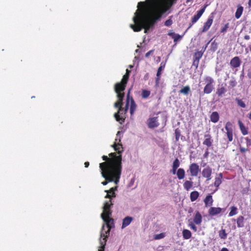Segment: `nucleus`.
I'll return each instance as SVG.
<instances>
[{
  "mask_svg": "<svg viewBox=\"0 0 251 251\" xmlns=\"http://www.w3.org/2000/svg\"><path fill=\"white\" fill-rule=\"evenodd\" d=\"M121 132L119 131L116 134V138L115 139L116 142H121Z\"/></svg>",
  "mask_w": 251,
  "mask_h": 251,
  "instance_id": "de8ad7c7",
  "label": "nucleus"
},
{
  "mask_svg": "<svg viewBox=\"0 0 251 251\" xmlns=\"http://www.w3.org/2000/svg\"><path fill=\"white\" fill-rule=\"evenodd\" d=\"M206 85L203 88V94H210L214 89V79L209 76H206L204 79Z\"/></svg>",
  "mask_w": 251,
  "mask_h": 251,
  "instance_id": "39448f33",
  "label": "nucleus"
},
{
  "mask_svg": "<svg viewBox=\"0 0 251 251\" xmlns=\"http://www.w3.org/2000/svg\"><path fill=\"white\" fill-rule=\"evenodd\" d=\"M225 129L226 131V134L228 141V142H231L233 140V129L232 128V124L230 122H228L226 123Z\"/></svg>",
  "mask_w": 251,
  "mask_h": 251,
  "instance_id": "1a4fd4ad",
  "label": "nucleus"
},
{
  "mask_svg": "<svg viewBox=\"0 0 251 251\" xmlns=\"http://www.w3.org/2000/svg\"><path fill=\"white\" fill-rule=\"evenodd\" d=\"M237 84V82L235 80L232 79L229 81V85L231 87H235Z\"/></svg>",
  "mask_w": 251,
  "mask_h": 251,
  "instance_id": "8fccbe9b",
  "label": "nucleus"
},
{
  "mask_svg": "<svg viewBox=\"0 0 251 251\" xmlns=\"http://www.w3.org/2000/svg\"><path fill=\"white\" fill-rule=\"evenodd\" d=\"M208 154V152L207 151H206V152H205V153L204 154V156L205 157H206L207 156Z\"/></svg>",
  "mask_w": 251,
  "mask_h": 251,
  "instance_id": "0e129e2a",
  "label": "nucleus"
},
{
  "mask_svg": "<svg viewBox=\"0 0 251 251\" xmlns=\"http://www.w3.org/2000/svg\"><path fill=\"white\" fill-rule=\"evenodd\" d=\"M230 211L228 214L229 217H232L238 213V209L236 206H232L230 207Z\"/></svg>",
  "mask_w": 251,
  "mask_h": 251,
  "instance_id": "e433bc0d",
  "label": "nucleus"
},
{
  "mask_svg": "<svg viewBox=\"0 0 251 251\" xmlns=\"http://www.w3.org/2000/svg\"><path fill=\"white\" fill-rule=\"evenodd\" d=\"M151 95V92L149 90L143 89L142 91L141 96L143 99L148 98Z\"/></svg>",
  "mask_w": 251,
  "mask_h": 251,
  "instance_id": "4c0bfd02",
  "label": "nucleus"
},
{
  "mask_svg": "<svg viewBox=\"0 0 251 251\" xmlns=\"http://www.w3.org/2000/svg\"><path fill=\"white\" fill-rule=\"evenodd\" d=\"M133 220V218L131 217L127 216L123 220L122 226L123 228L128 226Z\"/></svg>",
  "mask_w": 251,
  "mask_h": 251,
  "instance_id": "bb28decb",
  "label": "nucleus"
},
{
  "mask_svg": "<svg viewBox=\"0 0 251 251\" xmlns=\"http://www.w3.org/2000/svg\"><path fill=\"white\" fill-rule=\"evenodd\" d=\"M243 12V7L242 6H238L235 12V17L236 19H239Z\"/></svg>",
  "mask_w": 251,
  "mask_h": 251,
  "instance_id": "f704fd0d",
  "label": "nucleus"
},
{
  "mask_svg": "<svg viewBox=\"0 0 251 251\" xmlns=\"http://www.w3.org/2000/svg\"><path fill=\"white\" fill-rule=\"evenodd\" d=\"M238 125L242 134L244 135L248 134V131L247 128L245 127L243 123L240 120L238 121Z\"/></svg>",
  "mask_w": 251,
  "mask_h": 251,
  "instance_id": "c756f323",
  "label": "nucleus"
},
{
  "mask_svg": "<svg viewBox=\"0 0 251 251\" xmlns=\"http://www.w3.org/2000/svg\"><path fill=\"white\" fill-rule=\"evenodd\" d=\"M199 197V193L197 191H192L190 193V200L192 202L195 201Z\"/></svg>",
  "mask_w": 251,
  "mask_h": 251,
  "instance_id": "473e14b6",
  "label": "nucleus"
},
{
  "mask_svg": "<svg viewBox=\"0 0 251 251\" xmlns=\"http://www.w3.org/2000/svg\"><path fill=\"white\" fill-rule=\"evenodd\" d=\"M168 35L174 39V42L175 43L180 40L183 37V35H180L178 34L175 33L172 30L168 32Z\"/></svg>",
  "mask_w": 251,
  "mask_h": 251,
  "instance_id": "412c9836",
  "label": "nucleus"
},
{
  "mask_svg": "<svg viewBox=\"0 0 251 251\" xmlns=\"http://www.w3.org/2000/svg\"><path fill=\"white\" fill-rule=\"evenodd\" d=\"M159 125L157 117L150 118L148 120V126L149 128L152 129L157 127Z\"/></svg>",
  "mask_w": 251,
  "mask_h": 251,
  "instance_id": "ddd939ff",
  "label": "nucleus"
},
{
  "mask_svg": "<svg viewBox=\"0 0 251 251\" xmlns=\"http://www.w3.org/2000/svg\"><path fill=\"white\" fill-rule=\"evenodd\" d=\"M241 63V61L238 56H235L230 61V65L232 68L239 67Z\"/></svg>",
  "mask_w": 251,
  "mask_h": 251,
  "instance_id": "dca6fc26",
  "label": "nucleus"
},
{
  "mask_svg": "<svg viewBox=\"0 0 251 251\" xmlns=\"http://www.w3.org/2000/svg\"><path fill=\"white\" fill-rule=\"evenodd\" d=\"M226 86L227 85L226 83H223L219 85L216 92V95L219 97H223V95L227 92Z\"/></svg>",
  "mask_w": 251,
  "mask_h": 251,
  "instance_id": "f8f14e48",
  "label": "nucleus"
},
{
  "mask_svg": "<svg viewBox=\"0 0 251 251\" xmlns=\"http://www.w3.org/2000/svg\"><path fill=\"white\" fill-rule=\"evenodd\" d=\"M84 165L85 168H88L89 166V162H85L84 163Z\"/></svg>",
  "mask_w": 251,
  "mask_h": 251,
  "instance_id": "052dcab7",
  "label": "nucleus"
},
{
  "mask_svg": "<svg viewBox=\"0 0 251 251\" xmlns=\"http://www.w3.org/2000/svg\"><path fill=\"white\" fill-rule=\"evenodd\" d=\"M190 228L193 229L194 231H197V227H196V226L194 224H190L189 225Z\"/></svg>",
  "mask_w": 251,
  "mask_h": 251,
  "instance_id": "3c124183",
  "label": "nucleus"
},
{
  "mask_svg": "<svg viewBox=\"0 0 251 251\" xmlns=\"http://www.w3.org/2000/svg\"><path fill=\"white\" fill-rule=\"evenodd\" d=\"M235 101H236L238 105L240 107L242 108L246 107V104L242 100L239 98H236Z\"/></svg>",
  "mask_w": 251,
  "mask_h": 251,
  "instance_id": "79ce46f5",
  "label": "nucleus"
},
{
  "mask_svg": "<svg viewBox=\"0 0 251 251\" xmlns=\"http://www.w3.org/2000/svg\"><path fill=\"white\" fill-rule=\"evenodd\" d=\"M229 28V23H226L221 29V33H225L226 32L227 29Z\"/></svg>",
  "mask_w": 251,
  "mask_h": 251,
  "instance_id": "49530a36",
  "label": "nucleus"
},
{
  "mask_svg": "<svg viewBox=\"0 0 251 251\" xmlns=\"http://www.w3.org/2000/svg\"><path fill=\"white\" fill-rule=\"evenodd\" d=\"M104 248L105 246H103V245L102 246H100L99 251H104Z\"/></svg>",
  "mask_w": 251,
  "mask_h": 251,
  "instance_id": "bf43d9fd",
  "label": "nucleus"
},
{
  "mask_svg": "<svg viewBox=\"0 0 251 251\" xmlns=\"http://www.w3.org/2000/svg\"><path fill=\"white\" fill-rule=\"evenodd\" d=\"M177 168H175V167H172V173L174 175H175L176 174V170H177Z\"/></svg>",
  "mask_w": 251,
  "mask_h": 251,
  "instance_id": "5fc2aeb1",
  "label": "nucleus"
},
{
  "mask_svg": "<svg viewBox=\"0 0 251 251\" xmlns=\"http://www.w3.org/2000/svg\"><path fill=\"white\" fill-rule=\"evenodd\" d=\"M222 178H223V175L222 173H220L218 175V176L215 177L214 185L216 187V189L215 191H216L218 190L219 186L222 183Z\"/></svg>",
  "mask_w": 251,
  "mask_h": 251,
  "instance_id": "393cba45",
  "label": "nucleus"
},
{
  "mask_svg": "<svg viewBox=\"0 0 251 251\" xmlns=\"http://www.w3.org/2000/svg\"><path fill=\"white\" fill-rule=\"evenodd\" d=\"M192 179V178L190 177L189 180H185L183 183V187L187 191L189 190L193 186V182Z\"/></svg>",
  "mask_w": 251,
  "mask_h": 251,
  "instance_id": "b1692460",
  "label": "nucleus"
},
{
  "mask_svg": "<svg viewBox=\"0 0 251 251\" xmlns=\"http://www.w3.org/2000/svg\"><path fill=\"white\" fill-rule=\"evenodd\" d=\"M219 120V115L217 112L215 111L212 113L210 115V120L212 122L216 123Z\"/></svg>",
  "mask_w": 251,
  "mask_h": 251,
  "instance_id": "c85d7f7f",
  "label": "nucleus"
},
{
  "mask_svg": "<svg viewBox=\"0 0 251 251\" xmlns=\"http://www.w3.org/2000/svg\"><path fill=\"white\" fill-rule=\"evenodd\" d=\"M113 205L111 200L106 201L103 207V212L101 214V217L103 220L106 223V226L107 228V232H110L111 227L110 226L109 223L110 221L112 219H110V216L111 215V211L110 209L111 206Z\"/></svg>",
  "mask_w": 251,
  "mask_h": 251,
  "instance_id": "20e7f679",
  "label": "nucleus"
},
{
  "mask_svg": "<svg viewBox=\"0 0 251 251\" xmlns=\"http://www.w3.org/2000/svg\"><path fill=\"white\" fill-rule=\"evenodd\" d=\"M130 113L132 115L134 114L136 109V104L132 97L130 96Z\"/></svg>",
  "mask_w": 251,
  "mask_h": 251,
  "instance_id": "a878e982",
  "label": "nucleus"
},
{
  "mask_svg": "<svg viewBox=\"0 0 251 251\" xmlns=\"http://www.w3.org/2000/svg\"><path fill=\"white\" fill-rule=\"evenodd\" d=\"M245 140L246 141V146L247 148H244L242 147L241 145H239V150L240 152L244 155V156H245V153L249 151V149H248L249 147H251V139H250L249 137H246L245 138Z\"/></svg>",
  "mask_w": 251,
  "mask_h": 251,
  "instance_id": "9d476101",
  "label": "nucleus"
},
{
  "mask_svg": "<svg viewBox=\"0 0 251 251\" xmlns=\"http://www.w3.org/2000/svg\"><path fill=\"white\" fill-rule=\"evenodd\" d=\"M165 66V64L163 62H161L159 67L158 68L157 72L156 73V77L155 78V83L156 85H158L159 82V80L160 79L161 72L164 69Z\"/></svg>",
  "mask_w": 251,
  "mask_h": 251,
  "instance_id": "f3484780",
  "label": "nucleus"
},
{
  "mask_svg": "<svg viewBox=\"0 0 251 251\" xmlns=\"http://www.w3.org/2000/svg\"><path fill=\"white\" fill-rule=\"evenodd\" d=\"M215 14V13L214 12H212L210 14L207 21L204 23L202 29V32H205L209 29L213 23Z\"/></svg>",
  "mask_w": 251,
  "mask_h": 251,
  "instance_id": "0eeeda50",
  "label": "nucleus"
},
{
  "mask_svg": "<svg viewBox=\"0 0 251 251\" xmlns=\"http://www.w3.org/2000/svg\"><path fill=\"white\" fill-rule=\"evenodd\" d=\"M203 52V51L202 52L201 51L195 52L194 55V59H195L196 61H199L202 56Z\"/></svg>",
  "mask_w": 251,
  "mask_h": 251,
  "instance_id": "58836bf2",
  "label": "nucleus"
},
{
  "mask_svg": "<svg viewBox=\"0 0 251 251\" xmlns=\"http://www.w3.org/2000/svg\"><path fill=\"white\" fill-rule=\"evenodd\" d=\"M194 222L197 225H200L202 222V216L199 211H197L194 217Z\"/></svg>",
  "mask_w": 251,
  "mask_h": 251,
  "instance_id": "4be33fe9",
  "label": "nucleus"
},
{
  "mask_svg": "<svg viewBox=\"0 0 251 251\" xmlns=\"http://www.w3.org/2000/svg\"><path fill=\"white\" fill-rule=\"evenodd\" d=\"M102 158L105 161L100 164L101 171H122V155H118L117 157L114 158L103 155Z\"/></svg>",
  "mask_w": 251,
  "mask_h": 251,
  "instance_id": "f03ea898",
  "label": "nucleus"
},
{
  "mask_svg": "<svg viewBox=\"0 0 251 251\" xmlns=\"http://www.w3.org/2000/svg\"><path fill=\"white\" fill-rule=\"evenodd\" d=\"M199 61H196L195 59H194L193 65L196 67V68H198L199 65Z\"/></svg>",
  "mask_w": 251,
  "mask_h": 251,
  "instance_id": "864d4df0",
  "label": "nucleus"
},
{
  "mask_svg": "<svg viewBox=\"0 0 251 251\" xmlns=\"http://www.w3.org/2000/svg\"><path fill=\"white\" fill-rule=\"evenodd\" d=\"M130 72L131 71L128 69L126 70V74L123 75L122 78V79H123V81H128Z\"/></svg>",
  "mask_w": 251,
  "mask_h": 251,
  "instance_id": "ea45409f",
  "label": "nucleus"
},
{
  "mask_svg": "<svg viewBox=\"0 0 251 251\" xmlns=\"http://www.w3.org/2000/svg\"><path fill=\"white\" fill-rule=\"evenodd\" d=\"M219 236L221 239L225 240L226 239L227 236V234L226 233V230L225 229L222 228L218 232Z\"/></svg>",
  "mask_w": 251,
  "mask_h": 251,
  "instance_id": "c9c22d12",
  "label": "nucleus"
},
{
  "mask_svg": "<svg viewBox=\"0 0 251 251\" xmlns=\"http://www.w3.org/2000/svg\"><path fill=\"white\" fill-rule=\"evenodd\" d=\"M190 91L191 90L190 86L189 85H186L183 87L181 90H180L179 93L187 96L190 92Z\"/></svg>",
  "mask_w": 251,
  "mask_h": 251,
  "instance_id": "2f4dec72",
  "label": "nucleus"
},
{
  "mask_svg": "<svg viewBox=\"0 0 251 251\" xmlns=\"http://www.w3.org/2000/svg\"><path fill=\"white\" fill-rule=\"evenodd\" d=\"M127 83V81L124 82L123 79H122L121 82L116 83L114 86V90L118 99V100L114 104V106L118 108V112L114 114V117L117 121H119L123 119L120 117L119 113L123 110V100L125 97V93L123 91L126 89Z\"/></svg>",
  "mask_w": 251,
  "mask_h": 251,
  "instance_id": "f257e3e1",
  "label": "nucleus"
},
{
  "mask_svg": "<svg viewBox=\"0 0 251 251\" xmlns=\"http://www.w3.org/2000/svg\"><path fill=\"white\" fill-rule=\"evenodd\" d=\"M153 51V50H150L149 51H148V52H147V53H146V54H145V56H146V57H149V56L150 55V54H151Z\"/></svg>",
  "mask_w": 251,
  "mask_h": 251,
  "instance_id": "6e6d98bb",
  "label": "nucleus"
},
{
  "mask_svg": "<svg viewBox=\"0 0 251 251\" xmlns=\"http://www.w3.org/2000/svg\"><path fill=\"white\" fill-rule=\"evenodd\" d=\"M165 236V233H161L155 235L154 239L155 240H159L163 238Z\"/></svg>",
  "mask_w": 251,
  "mask_h": 251,
  "instance_id": "c03bdc74",
  "label": "nucleus"
},
{
  "mask_svg": "<svg viewBox=\"0 0 251 251\" xmlns=\"http://www.w3.org/2000/svg\"><path fill=\"white\" fill-rule=\"evenodd\" d=\"M180 165V162L177 158H176L173 163L172 167L178 168Z\"/></svg>",
  "mask_w": 251,
  "mask_h": 251,
  "instance_id": "37998d69",
  "label": "nucleus"
},
{
  "mask_svg": "<svg viewBox=\"0 0 251 251\" xmlns=\"http://www.w3.org/2000/svg\"><path fill=\"white\" fill-rule=\"evenodd\" d=\"M248 118H249L250 120H251V112H250V113L249 114V116H248Z\"/></svg>",
  "mask_w": 251,
  "mask_h": 251,
  "instance_id": "338daca9",
  "label": "nucleus"
},
{
  "mask_svg": "<svg viewBox=\"0 0 251 251\" xmlns=\"http://www.w3.org/2000/svg\"><path fill=\"white\" fill-rule=\"evenodd\" d=\"M223 209L220 207H210L208 209V213L209 216H214L222 212Z\"/></svg>",
  "mask_w": 251,
  "mask_h": 251,
  "instance_id": "2eb2a0df",
  "label": "nucleus"
},
{
  "mask_svg": "<svg viewBox=\"0 0 251 251\" xmlns=\"http://www.w3.org/2000/svg\"><path fill=\"white\" fill-rule=\"evenodd\" d=\"M207 5V4L204 5L200 10L197 11L196 14L194 15V16L191 19V23L190 24L187 29H189L193 24H194L198 21V20L201 18V17L205 11V8Z\"/></svg>",
  "mask_w": 251,
  "mask_h": 251,
  "instance_id": "423d86ee",
  "label": "nucleus"
},
{
  "mask_svg": "<svg viewBox=\"0 0 251 251\" xmlns=\"http://www.w3.org/2000/svg\"><path fill=\"white\" fill-rule=\"evenodd\" d=\"M122 171H101L102 176L105 180L101 182L103 185H106L108 182L114 181L118 184L121 177Z\"/></svg>",
  "mask_w": 251,
  "mask_h": 251,
  "instance_id": "7ed1b4c3",
  "label": "nucleus"
},
{
  "mask_svg": "<svg viewBox=\"0 0 251 251\" xmlns=\"http://www.w3.org/2000/svg\"><path fill=\"white\" fill-rule=\"evenodd\" d=\"M189 171L191 176H197L200 171L199 166L195 163L191 164L187 172Z\"/></svg>",
  "mask_w": 251,
  "mask_h": 251,
  "instance_id": "6e6552de",
  "label": "nucleus"
},
{
  "mask_svg": "<svg viewBox=\"0 0 251 251\" xmlns=\"http://www.w3.org/2000/svg\"><path fill=\"white\" fill-rule=\"evenodd\" d=\"M213 201H214L212 195L210 194H208L206 196V197L203 200L205 206L206 207L211 206L213 204Z\"/></svg>",
  "mask_w": 251,
  "mask_h": 251,
  "instance_id": "6ab92c4d",
  "label": "nucleus"
},
{
  "mask_svg": "<svg viewBox=\"0 0 251 251\" xmlns=\"http://www.w3.org/2000/svg\"><path fill=\"white\" fill-rule=\"evenodd\" d=\"M117 189V187H112L108 190H105V192H106L108 194H109L111 195H112L113 197H116V194L115 193V191Z\"/></svg>",
  "mask_w": 251,
  "mask_h": 251,
  "instance_id": "a19ab883",
  "label": "nucleus"
},
{
  "mask_svg": "<svg viewBox=\"0 0 251 251\" xmlns=\"http://www.w3.org/2000/svg\"><path fill=\"white\" fill-rule=\"evenodd\" d=\"M205 139L203 142V144L206 146L207 147L211 146L213 142V140L211 135L209 134L204 135Z\"/></svg>",
  "mask_w": 251,
  "mask_h": 251,
  "instance_id": "aec40b11",
  "label": "nucleus"
},
{
  "mask_svg": "<svg viewBox=\"0 0 251 251\" xmlns=\"http://www.w3.org/2000/svg\"><path fill=\"white\" fill-rule=\"evenodd\" d=\"M244 38L246 40H249L250 39V36L249 35H245L244 37Z\"/></svg>",
  "mask_w": 251,
  "mask_h": 251,
  "instance_id": "4d7b16f0",
  "label": "nucleus"
},
{
  "mask_svg": "<svg viewBox=\"0 0 251 251\" xmlns=\"http://www.w3.org/2000/svg\"><path fill=\"white\" fill-rule=\"evenodd\" d=\"M248 5L249 7H251V0H249Z\"/></svg>",
  "mask_w": 251,
  "mask_h": 251,
  "instance_id": "69168bd1",
  "label": "nucleus"
},
{
  "mask_svg": "<svg viewBox=\"0 0 251 251\" xmlns=\"http://www.w3.org/2000/svg\"><path fill=\"white\" fill-rule=\"evenodd\" d=\"M182 236L184 239H189L191 237L192 233L188 229H184L182 231Z\"/></svg>",
  "mask_w": 251,
  "mask_h": 251,
  "instance_id": "72a5a7b5",
  "label": "nucleus"
},
{
  "mask_svg": "<svg viewBox=\"0 0 251 251\" xmlns=\"http://www.w3.org/2000/svg\"><path fill=\"white\" fill-rule=\"evenodd\" d=\"M109 156L111 157L110 158H114L117 157L118 155H116V154L115 152H111L109 153Z\"/></svg>",
  "mask_w": 251,
  "mask_h": 251,
  "instance_id": "603ef678",
  "label": "nucleus"
},
{
  "mask_svg": "<svg viewBox=\"0 0 251 251\" xmlns=\"http://www.w3.org/2000/svg\"><path fill=\"white\" fill-rule=\"evenodd\" d=\"M193 0H186V2H190V1H192Z\"/></svg>",
  "mask_w": 251,
  "mask_h": 251,
  "instance_id": "774afa93",
  "label": "nucleus"
},
{
  "mask_svg": "<svg viewBox=\"0 0 251 251\" xmlns=\"http://www.w3.org/2000/svg\"><path fill=\"white\" fill-rule=\"evenodd\" d=\"M173 24V21L171 18L166 21L165 22V25L167 26H170Z\"/></svg>",
  "mask_w": 251,
  "mask_h": 251,
  "instance_id": "09e8293b",
  "label": "nucleus"
},
{
  "mask_svg": "<svg viewBox=\"0 0 251 251\" xmlns=\"http://www.w3.org/2000/svg\"><path fill=\"white\" fill-rule=\"evenodd\" d=\"M185 172L183 168H179L177 170L176 176L178 179H183L185 177Z\"/></svg>",
  "mask_w": 251,
  "mask_h": 251,
  "instance_id": "cd10ccee",
  "label": "nucleus"
},
{
  "mask_svg": "<svg viewBox=\"0 0 251 251\" xmlns=\"http://www.w3.org/2000/svg\"><path fill=\"white\" fill-rule=\"evenodd\" d=\"M236 223L238 227L244 226V217L243 216H239L236 219Z\"/></svg>",
  "mask_w": 251,
  "mask_h": 251,
  "instance_id": "7c9ffc66",
  "label": "nucleus"
},
{
  "mask_svg": "<svg viewBox=\"0 0 251 251\" xmlns=\"http://www.w3.org/2000/svg\"><path fill=\"white\" fill-rule=\"evenodd\" d=\"M129 103H130V90H128V92L127 94L126 104L125 107L124 108H124H123V110L119 113L120 117L123 118L122 120H120L119 121H124L125 119L122 116V115L123 114V111H124L125 113H126L127 111Z\"/></svg>",
  "mask_w": 251,
  "mask_h": 251,
  "instance_id": "4468645a",
  "label": "nucleus"
},
{
  "mask_svg": "<svg viewBox=\"0 0 251 251\" xmlns=\"http://www.w3.org/2000/svg\"><path fill=\"white\" fill-rule=\"evenodd\" d=\"M175 136H176V141H178L179 138L181 135L180 130L178 128H176L175 130Z\"/></svg>",
  "mask_w": 251,
  "mask_h": 251,
  "instance_id": "a18cd8bd",
  "label": "nucleus"
},
{
  "mask_svg": "<svg viewBox=\"0 0 251 251\" xmlns=\"http://www.w3.org/2000/svg\"><path fill=\"white\" fill-rule=\"evenodd\" d=\"M113 197H112V195L109 194H108L107 193V194L106 195V196H105V198H108V199H111V198Z\"/></svg>",
  "mask_w": 251,
  "mask_h": 251,
  "instance_id": "13d9d810",
  "label": "nucleus"
},
{
  "mask_svg": "<svg viewBox=\"0 0 251 251\" xmlns=\"http://www.w3.org/2000/svg\"><path fill=\"white\" fill-rule=\"evenodd\" d=\"M114 148V150L117 151V153L119 155H121V153L123 151V148L122 147V145L120 143V142L117 143L115 142L114 144L112 146Z\"/></svg>",
  "mask_w": 251,
  "mask_h": 251,
  "instance_id": "5701e85b",
  "label": "nucleus"
},
{
  "mask_svg": "<svg viewBox=\"0 0 251 251\" xmlns=\"http://www.w3.org/2000/svg\"><path fill=\"white\" fill-rule=\"evenodd\" d=\"M220 251H229L226 248H223Z\"/></svg>",
  "mask_w": 251,
  "mask_h": 251,
  "instance_id": "680f3d73",
  "label": "nucleus"
},
{
  "mask_svg": "<svg viewBox=\"0 0 251 251\" xmlns=\"http://www.w3.org/2000/svg\"><path fill=\"white\" fill-rule=\"evenodd\" d=\"M104 226H102V230L100 233V238H103L101 239H100V246H102L103 245V246H105V245H106V238H107V234H109V232H107V230L106 231H105V233H103V230L104 229Z\"/></svg>",
  "mask_w": 251,
  "mask_h": 251,
  "instance_id": "a211bd4d",
  "label": "nucleus"
},
{
  "mask_svg": "<svg viewBox=\"0 0 251 251\" xmlns=\"http://www.w3.org/2000/svg\"><path fill=\"white\" fill-rule=\"evenodd\" d=\"M248 76L250 78H251V71L248 73Z\"/></svg>",
  "mask_w": 251,
  "mask_h": 251,
  "instance_id": "e2e57ef3",
  "label": "nucleus"
},
{
  "mask_svg": "<svg viewBox=\"0 0 251 251\" xmlns=\"http://www.w3.org/2000/svg\"><path fill=\"white\" fill-rule=\"evenodd\" d=\"M212 173V168L207 166L202 170L201 174L203 177L206 178V181H209L211 179Z\"/></svg>",
  "mask_w": 251,
  "mask_h": 251,
  "instance_id": "9b49d317",
  "label": "nucleus"
}]
</instances>
